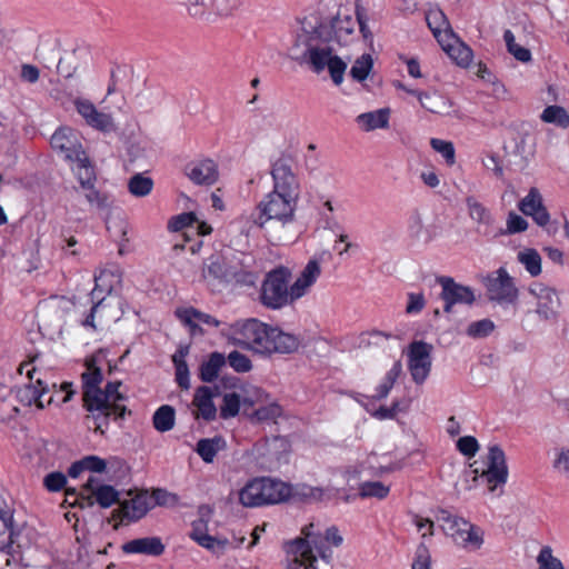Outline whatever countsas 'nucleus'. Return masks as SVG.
Segmentation results:
<instances>
[{
  "label": "nucleus",
  "instance_id": "55",
  "mask_svg": "<svg viewBox=\"0 0 569 569\" xmlns=\"http://www.w3.org/2000/svg\"><path fill=\"white\" fill-rule=\"evenodd\" d=\"M321 274V266L317 258L310 259L299 273L298 278L303 282L315 284Z\"/></svg>",
  "mask_w": 569,
  "mask_h": 569
},
{
  "label": "nucleus",
  "instance_id": "49",
  "mask_svg": "<svg viewBox=\"0 0 569 569\" xmlns=\"http://www.w3.org/2000/svg\"><path fill=\"white\" fill-rule=\"evenodd\" d=\"M495 328H496L495 322L492 320L486 318V319H481V320L471 322L468 326L466 333L470 338L481 339V338L489 337L493 332Z\"/></svg>",
  "mask_w": 569,
  "mask_h": 569
},
{
  "label": "nucleus",
  "instance_id": "9",
  "mask_svg": "<svg viewBox=\"0 0 569 569\" xmlns=\"http://www.w3.org/2000/svg\"><path fill=\"white\" fill-rule=\"evenodd\" d=\"M518 209L525 216L530 217L548 234L557 233L558 221L551 220L550 213L543 204L542 196L537 188H531L527 196L519 201Z\"/></svg>",
  "mask_w": 569,
  "mask_h": 569
},
{
  "label": "nucleus",
  "instance_id": "21",
  "mask_svg": "<svg viewBox=\"0 0 569 569\" xmlns=\"http://www.w3.org/2000/svg\"><path fill=\"white\" fill-rule=\"evenodd\" d=\"M466 207L470 219L478 224V230L483 228L482 233L485 236H495V218L491 211L473 196L466 198Z\"/></svg>",
  "mask_w": 569,
  "mask_h": 569
},
{
  "label": "nucleus",
  "instance_id": "39",
  "mask_svg": "<svg viewBox=\"0 0 569 569\" xmlns=\"http://www.w3.org/2000/svg\"><path fill=\"white\" fill-rule=\"evenodd\" d=\"M517 259L531 277H537L541 273V256L536 249L527 248L519 251Z\"/></svg>",
  "mask_w": 569,
  "mask_h": 569
},
{
  "label": "nucleus",
  "instance_id": "59",
  "mask_svg": "<svg viewBox=\"0 0 569 569\" xmlns=\"http://www.w3.org/2000/svg\"><path fill=\"white\" fill-rule=\"evenodd\" d=\"M411 569H431V556L423 542L417 547Z\"/></svg>",
  "mask_w": 569,
  "mask_h": 569
},
{
  "label": "nucleus",
  "instance_id": "1",
  "mask_svg": "<svg viewBox=\"0 0 569 569\" xmlns=\"http://www.w3.org/2000/svg\"><path fill=\"white\" fill-rule=\"evenodd\" d=\"M120 381L108 382L104 389L82 392L83 407L89 415L87 420L92 422L96 431L104 432L109 420L123 418L127 411L123 405L124 396L119 391Z\"/></svg>",
  "mask_w": 569,
  "mask_h": 569
},
{
  "label": "nucleus",
  "instance_id": "60",
  "mask_svg": "<svg viewBox=\"0 0 569 569\" xmlns=\"http://www.w3.org/2000/svg\"><path fill=\"white\" fill-rule=\"evenodd\" d=\"M60 153L63 154L64 159L69 160V161H72V162H77V161H86V152L82 148V144L78 141V139L76 138L72 142H71V146H68V149H63L62 151H60Z\"/></svg>",
  "mask_w": 569,
  "mask_h": 569
},
{
  "label": "nucleus",
  "instance_id": "44",
  "mask_svg": "<svg viewBox=\"0 0 569 569\" xmlns=\"http://www.w3.org/2000/svg\"><path fill=\"white\" fill-rule=\"evenodd\" d=\"M373 67V59L371 54L363 53L356 59L350 69V76L355 81H365Z\"/></svg>",
  "mask_w": 569,
  "mask_h": 569
},
{
  "label": "nucleus",
  "instance_id": "34",
  "mask_svg": "<svg viewBox=\"0 0 569 569\" xmlns=\"http://www.w3.org/2000/svg\"><path fill=\"white\" fill-rule=\"evenodd\" d=\"M224 447L226 442L221 437L203 438L197 442L196 452L204 462L211 463L217 453Z\"/></svg>",
  "mask_w": 569,
  "mask_h": 569
},
{
  "label": "nucleus",
  "instance_id": "37",
  "mask_svg": "<svg viewBox=\"0 0 569 569\" xmlns=\"http://www.w3.org/2000/svg\"><path fill=\"white\" fill-rule=\"evenodd\" d=\"M402 372V365L401 362L395 361L391 368L386 372L383 379L381 382L376 387V393L373 395V399L376 400H382L386 399L393 388L397 379Z\"/></svg>",
  "mask_w": 569,
  "mask_h": 569
},
{
  "label": "nucleus",
  "instance_id": "8",
  "mask_svg": "<svg viewBox=\"0 0 569 569\" xmlns=\"http://www.w3.org/2000/svg\"><path fill=\"white\" fill-rule=\"evenodd\" d=\"M485 287L488 300L501 307L513 306L518 301L519 290L503 267L486 277Z\"/></svg>",
  "mask_w": 569,
  "mask_h": 569
},
{
  "label": "nucleus",
  "instance_id": "57",
  "mask_svg": "<svg viewBox=\"0 0 569 569\" xmlns=\"http://www.w3.org/2000/svg\"><path fill=\"white\" fill-rule=\"evenodd\" d=\"M456 447L461 455L468 458L475 457L479 451L478 440L473 436H463L459 438Z\"/></svg>",
  "mask_w": 569,
  "mask_h": 569
},
{
  "label": "nucleus",
  "instance_id": "31",
  "mask_svg": "<svg viewBox=\"0 0 569 569\" xmlns=\"http://www.w3.org/2000/svg\"><path fill=\"white\" fill-rule=\"evenodd\" d=\"M389 109L382 108L360 113L357 116L356 122L367 132L376 129H386L389 126Z\"/></svg>",
  "mask_w": 569,
  "mask_h": 569
},
{
  "label": "nucleus",
  "instance_id": "25",
  "mask_svg": "<svg viewBox=\"0 0 569 569\" xmlns=\"http://www.w3.org/2000/svg\"><path fill=\"white\" fill-rule=\"evenodd\" d=\"M485 542V531L468 521V525L462 528V532L458 535L455 543L466 551L473 552L479 550Z\"/></svg>",
  "mask_w": 569,
  "mask_h": 569
},
{
  "label": "nucleus",
  "instance_id": "30",
  "mask_svg": "<svg viewBox=\"0 0 569 569\" xmlns=\"http://www.w3.org/2000/svg\"><path fill=\"white\" fill-rule=\"evenodd\" d=\"M436 519L440 523L443 532L455 542L458 535L462 532V528L468 525V520L462 517L452 515L446 509H439Z\"/></svg>",
  "mask_w": 569,
  "mask_h": 569
},
{
  "label": "nucleus",
  "instance_id": "6",
  "mask_svg": "<svg viewBox=\"0 0 569 569\" xmlns=\"http://www.w3.org/2000/svg\"><path fill=\"white\" fill-rule=\"evenodd\" d=\"M302 61L317 74L328 69L336 86L343 82L347 63L330 47L308 46L302 53Z\"/></svg>",
  "mask_w": 569,
  "mask_h": 569
},
{
  "label": "nucleus",
  "instance_id": "40",
  "mask_svg": "<svg viewBox=\"0 0 569 569\" xmlns=\"http://www.w3.org/2000/svg\"><path fill=\"white\" fill-rule=\"evenodd\" d=\"M174 409L171 406L163 405L153 413L152 423L157 431L167 432L174 427Z\"/></svg>",
  "mask_w": 569,
  "mask_h": 569
},
{
  "label": "nucleus",
  "instance_id": "63",
  "mask_svg": "<svg viewBox=\"0 0 569 569\" xmlns=\"http://www.w3.org/2000/svg\"><path fill=\"white\" fill-rule=\"evenodd\" d=\"M196 216L192 212L181 213L179 216L173 217L169 221V229L172 231H179L184 229L186 227L192 226L196 222Z\"/></svg>",
  "mask_w": 569,
  "mask_h": 569
},
{
  "label": "nucleus",
  "instance_id": "45",
  "mask_svg": "<svg viewBox=\"0 0 569 569\" xmlns=\"http://www.w3.org/2000/svg\"><path fill=\"white\" fill-rule=\"evenodd\" d=\"M503 40L506 42L508 52L520 62H529L531 60V52L529 49L518 44L515 39V34L511 30L503 32Z\"/></svg>",
  "mask_w": 569,
  "mask_h": 569
},
{
  "label": "nucleus",
  "instance_id": "58",
  "mask_svg": "<svg viewBox=\"0 0 569 569\" xmlns=\"http://www.w3.org/2000/svg\"><path fill=\"white\" fill-rule=\"evenodd\" d=\"M229 366L237 372H248L251 370V360L239 351H232L228 356Z\"/></svg>",
  "mask_w": 569,
  "mask_h": 569
},
{
  "label": "nucleus",
  "instance_id": "50",
  "mask_svg": "<svg viewBox=\"0 0 569 569\" xmlns=\"http://www.w3.org/2000/svg\"><path fill=\"white\" fill-rule=\"evenodd\" d=\"M76 171L78 181L80 183V188L94 184L96 182V172L93 167L91 166L89 158L86 157V161H77L76 167L73 168Z\"/></svg>",
  "mask_w": 569,
  "mask_h": 569
},
{
  "label": "nucleus",
  "instance_id": "10",
  "mask_svg": "<svg viewBox=\"0 0 569 569\" xmlns=\"http://www.w3.org/2000/svg\"><path fill=\"white\" fill-rule=\"evenodd\" d=\"M528 292L536 300L535 313L542 321H557L561 300L555 288L541 282H532Z\"/></svg>",
  "mask_w": 569,
  "mask_h": 569
},
{
  "label": "nucleus",
  "instance_id": "17",
  "mask_svg": "<svg viewBox=\"0 0 569 569\" xmlns=\"http://www.w3.org/2000/svg\"><path fill=\"white\" fill-rule=\"evenodd\" d=\"M236 272L226 262L221 256H210L203 263L202 278L208 284H213L216 281L229 282L233 280Z\"/></svg>",
  "mask_w": 569,
  "mask_h": 569
},
{
  "label": "nucleus",
  "instance_id": "15",
  "mask_svg": "<svg viewBox=\"0 0 569 569\" xmlns=\"http://www.w3.org/2000/svg\"><path fill=\"white\" fill-rule=\"evenodd\" d=\"M187 177L196 184L211 186L219 177L218 166L211 159L190 162L186 169Z\"/></svg>",
  "mask_w": 569,
  "mask_h": 569
},
{
  "label": "nucleus",
  "instance_id": "11",
  "mask_svg": "<svg viewBox=\"0 0 569 569\" xmlns=\"http://www.w3.org/2000/svg\"><path fill=\"white\" fill-rule=\"evenodd\" d=\"M432 346L426 341H413L408 347V370L415 383L422 385L432 366Z\"/></svg>",
  "mask_w": 569,
  "mask_h": 569
},
{
  "label": "nucleus",
  "instance_id": "36",
  "mask_svg": "<svg viewBox=\"0 0 569 569\" xmlns=\"http://www.w3.org/2000/svg\"><path fill=\"white\" fill-rule=\"evenodd\" d=\"M226 363V357L220 352H212L208 360L200 366L199 377L203 382H212L217 379L220 369Z\"/></svg>",
  "mask_w": 569,
  "mask_h": 569
},
{
  "label": "nucleus",
  "instance_id": "62",
  "mask_svg": "<svg viewBox=\"0 0 569 569\" xmlns=\"http://www.w3.org/2000/svg\"><path fill=\"white\" fill-rule=\"evenodd\" d=\"M426 306V299L422 292H409L408 293V303L406 307V312L408 315H418L422 311Z\"/></svg>",
  "mask_w": 569,
  "mask_h": 569
},
{
  "label": "nucleus",
  "instance_id": "12",
  "mask_svg": "<svg viewBox=\"0 0 569 569\" xmlns=\"http://www.w3.org/2000/svg\"><path fill=\"white\" fill-rule=\"evenodd\" d=\"M437 282L441 286L440 298L446 313L452 312L456 305L472 306L475 303L476 295L471 287L458 283L448 276L438 277Z\"/></svg>",
  "mask_w": 569,
  "mask_h": 569
},
{
  "label": "nucleus",
  "instance_id": "14",
  "mask_svg": "<svg viewBox=\"0 0 569 569\" xmlns=\"http://www.w3.org/2000/svg\"><path fill=\"white\" fill-rule=\"evenodd\" d=\"M261 302L272 309L284 305V267L280 266L267 274L261 288Z\"/></svg>",
  "mask_w": 569,
  "mask_h": 569
},
{
  "label": "nucleus",
  "instance_id": "33",
  "mask_svg": "<svg viewBox=\"0 0 569 569\" xmlns=\"http://www.w3.org/2000/svg\"><path fill=\"white\" fill-rule=\"evenodd\" d=\"M96 482L94 478L90 477L86 483V488L89 489L94 497L97 503L101 508H109L119 501V492L110 485H100L93 487Z\"/></svg>",
  "mask_w": 569,
  "mask_h": 569
},
{
  "label": "nucleus",
  "instance_id": "23",
  "mask_svg": "<svg viewBox=\"0 0 569 569\" xmlns=\"http://www.w3.org/2000/svg\"><path fill=\"white\" fill-rule=\"evenodd\" d=\"M122 550L126 553L160 556L164 551V545L159 537H144L126 542Z\"/></svg>",
  "mask_w": 569,
  "mask_h": 569
},
{
  "label": "nucleus",
  "instance_id": "54",
  "mask_svg": "<svg viewBox=\"0 0 569 569\" xmlns=\"http://www.w3.org/2000/svg\"><path fill=\"white\" fill-rule=\"evenodd\" d=\"M537 561L539 563L538 569H565L562 562L552 556V549L549 546L540 549Z\"/></svg>",
  "mask_w": 569,
  "mask_h": 569
},
{
  "label": "nucleus",
  "instance_id": "32",
  "mask_svg": "<svg viewBox=\"0 0 569 569\" xmlns=\"http://www.w3.org/2000/svg\"><path fill=\"white\" fill-rule=\"evenodd\" d=\"M13 511L0 496V551L10 547L12 542Z\"/></svg>",
  "mask_w": 569,
  "mask_h": 569
},
{
  "label": "nucleus",
  "instance_id": "46",
  "mask_svg": "<svg viewBox=\"0 0 569 569\" xmlns=\"http://www.w3.org/2000/svg\"><path fill=\"white\" fill-rule=\"evenodd\" d=\"M528 227H529V223L523 217H521L520 214H518L513 211H510L507 217L506 229L495 231L493 237L520 233V232L526 231L528 229Z\"/></svg>",
  "mask_w": 569,
  "mask_h": 569
},
{
  "label": "nucleus",
  "instance_id": "61",
  "mask_svg": "<svg viewBox=\"0 0 569 569\" xmlns=\"http://www.w3.org/2000/svg\"><path fill=\"white\" fill-rule=\"evenodd\" d=\"M154 503L158 506L173 507L178 503L179 497L164 489H154L152 492Z\"/></svg>",
  "mask_w": 569,
  "mask_h": 569
},
{
  "label": "nucleus",
  "instance_id": "7",
  "mask_svg": "<svg viewBox=\"0 0 569 569\" xmlns=\"http://www.w3.org/2000/svg\"><path fill=\"white\" fill-rule=\"evenodd\" d=\"M315 525L302 527L301 537L287 541V569H309L316 558L313 548L317 547Z\"/></svg>",
  "mask_w": 569,
  "mask_h": 569
},
{
  "label": "nucleus",
  "instance_id": "26",
  "mask_svg": "<svg viewBox=\"0 0 569 569\" xmlns=\"http://www.w3.org/2000/svg\"><path fill=\"white\" fill-rule=\"evenodd\" d=\"M101 357L102 353L97 352L86 359V371L81 375L82 392L101 389L100 385L103 380V376L101 368L98 366Z\"/></svg>",
  "mask_w": 569,
  "mask_h": 569
},
{
  "label": "nucleus",
  "instance_id": "48",
  "mask_svg": "<svg viewBox=\"0 0 569 569\" xmlns=\"http://www.w3.org/2000/svg\"><path fill=\"white\" fill-rule=\"evenodd\" d=\"M390 492V487L381 481H365L360 485L359 493L362 498L383 499Z\"/></svg>",
  "mask_w": 569,
  "mask_h": 569
},
{
  "label": "nucleus",
  "instance_id": "56",
  "mask_svg": "<svg viewBox=\"0 0 569 569\" xmlns=\"http://www.w3.org/2000/svg\"><path fill=\"white\" fill-rule=\"evenodd\" d=\"M312 287V284L303 282L297 278L290 287H287V303H292L296 300L305 297L309 293Z\"/></svg>",
  "mask_w": 569,
  "mask_h": 569
},
{
  "label": "nucleus",
  "instance_id": "5",
  "mask_svg": "<svg viewBox=\"0 0 569 569\" xmlns=\"http://www.w3.org/2000/svg\"><path fill=\"white\" fill-rule=\"evenodd\" d=\"M284 483L270 478H254L239 491V502L246 508L280 502L284 499Z\"/></svg>",
  "mask_w": 569,
  "mask_h": 569
},
{
  "label": "nucleus",
  "instance_id": "2",
  "mask_svg": "<svg viewBox=\"0 0 569 569\" xmlns=\"http://www.w3.org/2000/svg\"><path fill=\"white\" fill-rule=\"evenodd\" d=\"M271 176L273 190L258 206L259 217L256 222L260 227L271 221L284 226V162L281 158L272 164Z\"/></svg>",
  "mask_w": 569,
  "mask_h": 569
},
{
  "label": "nucleus",
  "instance_id": "27",
  "mask_svg": "<svg viewBox=\"0 0 569 569\" xmlns=\"http://www.w3.org/2000/svg\"><path fill=\"white\" fill-rule=\"evenodd\" d=\"M203 525L204 523L202 520L193 522L190 537L201 547L210 550L211 552L218 556L222 555L226 551L227 547L229 546V541L227 539H218L206 532H202L201 528L203 527Z\"/></svg>",
  "mask_w": 569,
  "mask_h": 569
},
{
  "label": "nucleus",
  "instance_id": "13",
  "mask_svg": "<svg viewBox=\"0 0 569 569\" xmlns=\"http://www.w3.org/2000/svg\"><path fill=\"white\" fill-rule=\"evenodd\" d=\"M487 465V469L482 471L480 477L489 485V489L493 491L497 486L505 485L508 480L506 455L499 445L489 446Z\"/></svg>",
  "mask_w": 569,
  "mask_h": 569
},
{
  "label": "nucleus",
  "instance_id": "52",
  "mask_svg": "<svg viewBox=\"0 0 569 569\" xmlns=\"http://www.w3.org/2000/svg\"><path fill=\"white\" fill-rule=\"evenodd\" d=\"M430 144L435 151L441 154L448 166L456 163V149L451 141L432 138Z\"/></svg>",
  "mask_w": 569,
  "mask_h": 569
},
{
  "label": "nucleus",
  "instance_id": "47",
  "mask_svg": "<svg viewBox=\"0 0 569 569\" xmlns=\"http://www.w3.org/2000/svg\"><path fill=\"white\" fill-rule=\"evenodd\" d=\"M80 189L90 206L96 207L99 210H108L110 208L108 194L97 190L94 184H90Z\"/></svg>",
  "mask_w": 569,
  "mask_h": 569
},
{
  "label": "nucleus",
  "instance_id": "24",
  "mask_svg": "<svg viewBox=\"0 0 569 569\" xmlns=\"http://www.w3.org/2000/svg\"><path fill=\"white\" fill-rule=\"evenodd\" d=\"M213 392L210 387L201 386L196 390L193 406L197 408V418L212 421L217 416V408L212 401Z\"/></svg>",
  "mask_w": 569,
  "mask_h": 569
},
{
  "label": "nucleus",
  "instance_id": "3",
  "mask_svg": "<svg viewBox=\"0 0 569 569\" xmlns=\"http://www.w3.org/2000/svg\"><path fill=\"white\" fill-rule=\"evenodd\" d=\"M237 327L239 342L254 352L272 353L279 350L278 340L282 335L279 329L268 327L256 319H248Z\"/></svg>",
  "mask_w": 569,
  "mask_h": 569
},
{
  "label": "nucleus",
  "instance_id": "19",
  "mask_svg": "<svg viewBox=\"0 0 569 569\" xmlns=\"http://www.w3.org/2000/svg\"><path fill=\"white\" fill-rule=\"evenodd\" d=\"M34 369H30L27 371V376L32 381V373ZM37 385H32V382H29L27 385H23L21 387H18L14 390L17 400L26 406L29 407L31 405H36L39 409L44 408L43 397L47 393V387L43 385V382L40 379H37Z\"/></svg>",
  "mask_w": 569,
  "mask_h": 569
},
{
  "label": "nucleus",
  "instance_id": "41",
  "mask_svg": "<svg viewBox=\"0 0 569 569\" xmlns=\"http://www.w3.org/2000/svg\"><path fill=\"white\" fill-rule=\"evenodd\" d=\"M86 123L101 132H112L117 129L113 117L110 113L99 111L97 107H94Z\"/></svg>",
  "mask_w": 569,
  "mask_h": 569
},
{
  "label": "nucleus",
  "instance_id": "4",
  "mask_svg": "<svg viewBox=\"0 0 569 569\" xmlns=\"http://www.w3.org/2000/svg\"><path fill=\"white\" fill-rule=\"evenodd\" d=\"M310 218V194L302 192L300 180L287 167V224L297 223V238L307 230Z\"/></svg>",
  "mask_w": 569,
  "mask_h": 569
},
{
  "label": "nucleus",
  "instance_id": "16",
  "mask_svg": "<svg viewBox=\"0 0 569 569\" xmlns=\"http://www.w3.org/2000/svg\"><path fill=\"white\" fill-rule=\"evenodd\" d=\"M151 508V498L146 491L136 493L130 499L120 502L117 513L121 521H136L141 519Z\"/></svg>",
  "mask_w": 569,
  "mask_h": 569
},
{
  "label": "nucleus",
  "instance_id": "53",
  "mask_svg": "<svg viewBox=\"0 0 569 569\" xmlns=\"http://www.w3.org/2000/svg\"><path fill=\"white\" fill-rule=\"evenodd\" d=\"M77 138L76 133L69 128L57 130L51 137V146L57 151H62L71 146V142Z\"/></svg>",
  "mask_w": 569,
  "mask_h": 569
},
{
  "label": "nucleus",
  "instance_id": "51",
  "mask_svg": "<svg viewBox=\"0 0 569 569\" xmlns=\"http://www.w3.org/2000/svg\"><path fill=\"white\" fill-rule=\"evenodd\" d=\"M240 396L236 392H228L222 398L220 406V417L222 419H230L236 417L240 410Z\"/></svg>",
  "mask_w": 569,
  "mask_h": 569
},
{
  "label": "nucleus",
  "instance_id": "18",
  "mask_svg": "<svg viewBox=\"0 0 569 569\" xmlns=\"http://www.w3.org/2000/svg\"><path fill=\"white\" fill-rule=\"evenodd\" d=\"M176 317L189 328L192 335L202 333L200 323L219 327L221 322L209 313H204L193 307L177 308Z\"/></svg>",
  "mask_w": 569,
  "mask_h": 569
},
{
  "label": "nucleus",
  "instance_id": "35",
  "mask_svg": "<svg viewBox=\"0 0 569 569\" xmlns=\"http://www.w3.org/2000/svg\"><path fill=\"white\" fill-rule=\"evenodd\" d=\"M187 355L188 347H181L172 356V362L176 368V381L184 390L190 388L189 368L186 361Z\"/></svg>",
  "mask_w": 569,
  "mask_h": 569
},
{
  "label": "nucleus",
  "instance_id": "20",
  "mask_svg": "<svg viewBox=\"0 0 569 569\" xmlns=\"http://www.w3.org/2000/svg\"><path fill=\"white\" fill-rule=\"evenodd\" d=\"M439 44L458 66L468 67L471 63L473 58L472 50L455 32H447L445 39L440 40Z\"/></svg>",
  "mask_w": 569,
  "mask_h": 569
},
{
  "label": "nucleus",
  "instance_id": "29",
  "mask_svg": "<svg viewBox=\"0 0 569 569\" xmlns=\"http://www.w3.org/2000/svg\"><path fill=\"white\" fill-rule=\"evenodd\" d=\"M426 21L438 43L445 39L447 32H453L447 16L438 7L430 8L427 11Z\"/></svg>",
  "mask_w": 569,
  "mask_h": 569
},
{
  "label": "nucleus",
  "instance_id": "28",
  "mask_svg": "<svg viewBox=\"0 0 569 569\" xmlns=\"http://www.w3.org/2000/svg\"><path fill=\"white\" fill-rule=\"evenodd\" d=\"M108 276L106 271H101L98 276H94V288L92 289L90 296L91 300L93 302V306L91 307L90 313L86 317V319L82 321V325L84 327H90L92 329H96L97 326L94 323V317L96 313L101 311L104 307V297H101L102 292H110L111 288L102 289L101 281L103 278Z\"/></svg>",
  "mask_w": 569,
  "mask_h": 569
},
{
  "label": "nucleus",
  "instance_id": "22",
  "mask_svg": "<svg viewBox=\"0 0 569 569\" xmlns=\"http://www.w3.org/2000/svg\"><path fill=\"white\" fill-rule=\"evenodd\" d=\"M329 498L327 490L321 487H312L307 483L287 482V502L312 503Z\"/></svg>",
  "mask_w": 569,
  "mask_h": 569
},
{
  "label": "nucleus",
  "instance_id": "42",
  "mask_svg": "<svg viewBox=\"0 0 569 569\" xmlns=\"http://www.w3.org/2000/svg\"><path fill=\"white\" fill-rule=\"evenodd\" d=\"M153 189V180L143 173L133 174L128 181L129 192L137 198L147 197Z\"/></svg>",
  "mask_w": 569,
  "mask_h": 569
},
{
  "label": "nucleus",
  "instance_id": "64",
  "mask_svg": "<svg viewBox=\"0 0 569 569\" xmlns=\"http://www.w3.org/2000/svg\"><path fill=\"white\" fill-rule=\"evenodd\" d=\"M43 483L49 491H59L67 483V478L62 472H51L44 477Z\"/></svg>",
  "mask_w": 569,
  "mask_h": 569
},
{
  "label": "nucleus",
  "instance_id": "38",
  "mask_svg": "<svg viewBox=\"0 0 569 569\" xmlns=\"http://www.w3.org/2000/svg\"><path fill=\"white\" fill-rule=\"evenodd\" d=\"M540 120L545 123L555 124L561 129H567L569 127V113L563 107L558 104L546 107L540 114Z\"/></svg>",
  "mask_w": 569,
  "mask_h": 569
},
{
  "label": "nucleus",
  "instance_id": "43",
  "mask_svg": "<svg viewBox=\"0 0 569 569\" xmlns=\"http://www.w3.org/2000/svg\"><path fill=\"white\" fill-rule=\"evenodd\" d=\"M355 27L356 21L350 16H337L331 22L335 37L339 42L346 41L353 33Z\"/></svg>",
  "mask_w": 569,
  "mask_h": 569
}]
</instances>
